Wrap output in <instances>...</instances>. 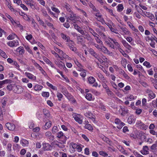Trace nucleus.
Instances as JSON below:
<instances>
[{
	"instance_id": "5",
	"label": "nucleus",
	"mask_w": 157,
	"mask_h": 157,
	"mask_svg": "<svg viewBox=\"0 0 157 157\" xmlns=\"http://www.w3.org/2000/svg\"><path fill=\"white\" fill-rule=\"evenodd\" d=\"M24 1L26 4L29 5L32 9L39 10V8L34 5L33 0H24Z\"/></svg>"
},
{
	"instance_id": "39",
	"label": "nucleus",
	"mask_w": 157,
	"mask_h": 157,
	"mask_svg": "<svg viewBox=\"0 0 157 157\" xmlns=\"http://www.w3.org/2000/svg\"><path fill=\"white\" fill-rule=\"evenodd\" d=\"M61 35L63 39L66 40L67 42H68L70 40H69V37L68 36H67L66 35L64 34L63 33H62Z\"/></svg>"
},
{
	"instance_id": "15",
	"label": "nucleus",
	"mask_w": 157,
	"mask_h": 157,
	"mask_svg": "<svg viewBox=\"0 0 157 157\" xmlns=\"http://www.w3.org/2000/svg\"><path fill=\"white\" fill-rule=\"evenodd\" d=\"M56 64L60 68L62 69L65 66L64 63L58 60H55L54 61Z\"/></svg>"
},
{
	"instance_id": "35",
	"label": "nucleus",
	"mask_w": 157,
	"mask_h": 157,
	"mask_svg": "<svg viewBox=\"0 0 157 157\" xmlns=\"http://www.w3.org/2000/svg\"><path fill=\"white\" fill-rule=\"evenodd\" d=\"M25 48L29 53L33 54V52L30 49L29 46L28 44H25L24 45Z\"/></svg>"
},
{
	"instance_id": "25",
	"label": "nucleus",
	"mask_w": 157,
	"mask_h": 157,
	"mask_svg": "<svg viewBox=\"0 0 157 157\" xmlns=\"http://www.w3.org/2000/svg\"><path fill=\"white\" fill-rule=\"evenodd\" d=\"M75 63L76 65L78 67L77 70L78 71H81L83 70V67L82 65L77 61V60H74Z\"/></svg>"
},
{
	"instance_id": "56",
	"label": "nucleus",
	"mask_w": 157,
	"mask_h": 157,
	"mask_svg": "<svg viewBox=\"0 0 157 157\" xmlns=\"http://www.w3.org/2000/svg\"><path fill=\"white\" fill-rule=\"evenodd\" d=\"M57 96L58 98V100L60 101L63 97V95L60 93L58 92L57 93Z\"/></svg>"
},
{
	"instance_id": "19",
	"label": "nucleus",
	"mask_w": 157,
	"mask_h": 157,
	"mask_svg": "<svg viewBox=\"0 0 157 157\" xmlns=\"http://www.w3.org/2000/svg\"><path fill=\"white\" fill-rule=\"evenodd\" d=\"M6 16L10 20L11 23L13 25H14L16 26L18 25L19 22L17 21H14L13 19L11 17V16L8 14L6 13Z\"/></svg>"
},
{
	"instance_id": "51",
	"label": "nucleus",
	"mask_w": 157,
	"mask_h": 157,
	"mask_svg": "<svg viewBox=\"0 0 157 157\" xmlns=\"http://www.w3.org/2000/svg\"><path fill=\"white\" fill-rule=\"evenodd\" d=\"M109 28L110 29L111 31L112 32H113L114 33H115L116 34H118V31L117 29H115L112 27V26L111 25H107Z\"/></svg>"
},
{
	"instance_id": "17",
	"label": "nucleus",
	"mask_w": 157,
	"mask_h": 157,
	"mask_svg": "<svg viewBox=\"0 0 157 157\" xmlns=\"http://www.w3.org/2000/svg\"><path fill=\"white\" fill-rule=\"evenodd\" d=\"M14 90L15 92L17 94H20L22 93L23 91V88L20 86H14Z\"/></svg>"
},
{
	"instance_id": "4",
	"label": "nucleus",
	"mask_w": 157,
	"mask_h": 157,
	"mask_svg": "<svg viewBox=\"0 0 157 157\" xmlns=\"http://www.w3.org/2000/svg\"><path fill=\"white\" fill-rule=\"evenodd\" d=\"M57 136L58 138L60 139V140L63 144L65 143L67 138L62 132L60 131L58 132L57 134Z\"/></svg>"
},
{
	"instance_id": "60",
	"label": "nucleus",
	"mask_w": 157,
	"mask_h": 157,
	"mask_svg": "<svg viewBox=\"0 0 157 157\" xmlns=\"http://www.w3.org/2000/svg\"><path fill=\"white\" fill-rule=\"evenodd\" d=\"M51 9L52 11L55 12V13L57 14H59L60 13L59 10L57 8L55 7H51Z\"/></svg>"
},
{
	"instance_id": "26",
	"label": "nucleus",
	"mask_w": 157,
	"mask_h": 157,
	"mask_svg": "<svg viewBox=\"0 0 157 157\" xmlns=\"http://www.w3.org/2000/svg\"><path fill=\"white\" fill-rule=\"evenodd\" d=\"M137 98L136 96H134V95L129 94L128 95L125 97V99L127 100L131 101L134 100L136 99Z\"/></svg>"
},
{
	"instance_id": "7",
	"label": "nucleus",
	"mask_w": 157,
	"mask_h": 157,
	"mask_svg": "<svg viewBox=\"0 0 157 157\" xmlns=\"http://www.w3.org/2000/svg\"><path fill=\"white\" fill-rule=\"evenodd\" d=\"M70 146H71L74 149H76L78 152H80L82 151V148L83 147V146L81 144L78 145L72 143H71Z\"/></svg>"
},
{
	"instance_id": "27",
	"label": "nucleus",
	"mask_w": 157,
	"mask_h": 157,
	"mask_svg": "<svg viewBox=\"0 0 157 157\" xmlns=\"http://www.w3.org/2000/svg\"><path fill=\"white\" fill-rule=\"evenodd\" d=\"M85 98L88 100L90 101H94L95 99L94 97L90 93L87 94L86 95Z\"/></svg>"
},
{
	"instance_id": "55",
	"label": "nucleus",
	"mask_w": 157,
	"mask_h": 157,
	"mask_svg": "<svg viewBox=\"0 0 157 157\" xmlns=\"http://www.w3.org/2000/svg\"><path fill=\"white\" fill-rule=\"evenodd\" d=\"M99 154L100 155L103 157H106L108 155V154L104 151H100L99 152Z\"/></svg>"
},
{
	"instance_id": "42",
	"label": "nucleus",
	"mask_w": 157,
	"mask_h": 157,
	"mask_svg": "<svg viewBox=\"0 0 157 157\" xmlns=\"http://www.w3.org/2000/svg\"><path fill=\"white\" fill-rule=\"evenodd\" d=\"M12 64L15 66V68L17 69L18 70L20 71H21V69L20 68V66L18 64L17 62L16 61H14Z\"/></svg>"
},
{
	"instance_id": "16",
	"label": "nucleus",
	"mask_w": 157,
	"mask_h": 157,
	"mask_svg": "<svg viewBox=\"0 0 157 157\" xmlns=\"http://www.w3.org/2000/svg\"><path fill=\"white\" fill-rule=\"evenodd\" d=\"M119 111L120 113L123 116H124L127 114L128 111L127 108L125 107H121Z\"/></svg>"
},
{
	"instance_id": "1",
	"label": "nucleus",
	"mask_w": 157,
	"mask_h": 157,
	"mask_svg": "<svg viewBox=\"0 0 157 157\" xmlns=\"http://www.w3.org/2000/svg\"><path fill=\"white\" fill-rule=\"evenodd\" d=\"M104 40L107 45L113 49L120 48V44L115 39L109 38L107 39L105 38Z\"/></svg>"
},
{
	"instance_id": "18",
	"label": "nucleus",
	"mask_w": 157,
	"mask_h": 157,
	"mask_svg": "<svg viewBox=\"0 0 157 157\" xmlns=\"http://www.w3.org/2000/svg\"><path fill=\"white\" fill-rule=\"evenodd\" d=\"M121 29L123 33H121L122 35H127L128 36H131V33L130 32L128 31V29L125 27H121Z\"/></svg>"
},
{
	"instance_id": "12",
	"label": "nucleus",
	"mask_w": 157,
	"mask_h": 157,
	"mask_svg": "<svg viewBox=\"0 0 157 157\" xmlns=\"http://www.w3.org/2000/svg\"><path fill=\"white\" fill-rule=\"evenodd\" d=\"M143 16L144 17H147L149 18L152 21H154L155 20V18L154 16L151 13L149 12H143Z\"/></svg>"
},
{
	"instance_id": "40",
	"label": "nucleus",
	"mask_w": 157,
	"mask_h": 157,
	"mask_svg": "<svg viewBox=\"0 0 157 157\" xmlns=\"http://www.w3.org/2000/svg\"><path fill=\"white\" fill-rule=\"evenodd\" d=\"M145 39L148 42H152L153 40V37L151 36L150 37L149 36H147L145 37Z\"/></svg>"
},
{
	"instance_id": "32",
	"label": "nucleus",
	"mask_w": 157,
	"mask_h": 157,
	"mask_svg": "<svg viewBox=\"0 0 157 157\" xmlns=\"http://www.w3.org/2000/svg\"><path fill=\"white\" fill-rule=\"evenodd\" d=\"M20 143L24 147H27L28 146L29 143L26 140L22 139L20 141Z\"/></svg>"
},
{
	"instance_id": "22",
	"label": "nucleus",
	"mask_w": 157,
	"mask_h": 157,
	"mask_svg": "<svg viewBox=\"0 0 157 157\" xmlns=\"http://www.w3.org/2000/svg\"><path fill=\"white\" fill-rule=\"evenodd\" d=\"M6 125L7 128L10 130H13L15 128V126L13 123H7Z\"/></svg>"
},
{
	"instance_id": "11",
	"label": "nucleus",
	"mask_w": 157,
	"mask_h": 157,
	"mask_svg": "<svg viewBox=\"0 0 157 157\" xmlns=\"http://www.w3.org/2000/svg\"><path fill=\"white\" fill-rule=\"evenodd\" d=\"M25 38L32 44L36 43V41L31 34H27V36H25Z\"/></svg>"
},
{
	"instance_id": "62",
	"label": "nucleus",
	"mask_w": 157,
	"mask_h": 157,
	"mask_svg": "<svg viewBox=\"0 0 157 157\" xmlns=\"http://www.w3.org/2000/svg\"><path fill=\"white\" fill-rule=\"evenodd\" d=\"M136 67L139 70L142 71H144V70L142 67V66L140 65H137L136 66Z\"/></svg>"
},
{
	"instance_id": "44",
	"label": "nucleus",
	"mask_w": 157,
	"mask_h": 157,
	"mask_svg": "<svg viewBox=\"0 0 157 157\" xmlns=\"http://www.w3.org/2000/svg\"><path fill=\"white\" fill-rule=\"evenodd\" d=\"M0 55L5 59H6L8 57V56L6 55V53L1 49H0Z\"/></svg>"
},
{
	"instance_id": "41",
	"label": "nucleus",
	"mask_w": 157,
	"mask_h": 157,
	"mask_svg": "<svg viewBox=\"0 0 157 157\" xmlns=\"http://www.w3.org/2000/svg\"><path fill=\"white\" fill-rule=\"evenodd\" d=\"M9 82V80L8 79H6L2 81H0V89L3 87V85L5 84L8 83Z\"/></svg>"
},
{
	"instance_id": "29",
	"label": "nucleus",
	"mask_w": 157,
	"mask_h": 157,
	"mask_svg": "<svg viewBox=\"0 0 157 157\" xmlns=\"http://www.w3.org/2000/svg\"><path fill=\"white\" fill-rule=\"evenodd\" d=\"M6 4L11 11L13 12L14 11V9L11 6V2L10 0H7V2H6Z\"/></svg>"
},
{
	"instance_id": "2",
	"label": "nucleus",
	"mask_w": 157,
	"mask_h": 157,
	"mask_svg": "<svg viewBox=\"0 0 157 157\" xmlns=\"http://www.w3.org/2000/svg\"><path fill=\"white\" fill-rule=\"evenodd\" d=\"M68 18L74 22L80 21L81 18L78 16H76L72 12H70L68 13Z\"/></svg>"
},
{
	"instance_id": "20",
	"label": "nucleus",
	"mask_w": 157,
	"mask_h": 157,
	"mask_svg": "<svg viewBox=\"0 0 157 157\" xmlns=\"http://www.w3.org/2000/svg\"><path fill=\"white\" fill-rule=\"evenodd\" d=\"M96 75L98 77V79L103 82H107L105 78L103 75L100 73H97Z\"/></svg>"
},
{
	"instance_id": "52",
	"label": "nucleus",
	"mask_w": 157,
	"mask_h": 157,
	"mask_svg": "<svg viewBox=\"0 0 157 157\" xmlns=\"http://www.w3.org/2000/svg\"><path fill=\"white\" fill-rule=\"evenodd\" d=\"M14 86H15V85H12V84H9L8 85V86H7L6 88L8 90L10 91L13 89L14 90Z\"/></svg>"
},
{
	"instance_id": "38",
	"label": "nucleus",
	"mask_w": 157,
	"mask_h": 157,
	"mask_svg": "<svg viewBox=\"0 0 157 157\" xmlns=\"http://www.w3.org/2000/svg\"><path fill=\"white\" fill-rule=\"evenodd\" d=\"M85 115L87 117H88L90 119H91L94 116V115H93L91 112H88L87 113H86L85 114Z\"/></svg>"
},
{
	"instance_id": "43",
	"label": "nucleus",
	"mask_w": 157,
	"mask_h": 157,
	"mask_svg": "<svg viewBox=\"0 0 157 157\" xmlns=\"http://www.w3.org/2000/svg\"><path fill=\"white\" fill-rule=\"evenodd\" d=\"M16 35L14 33H12L9 35L7 37V39L8 40H12L15 38L16 37Z\"/></svg>"
},
{
	"instance_id": "57",
	"label": "nucleus",
	"mask_w": 157,
	"mask_h": 157,
	"mask_svg": "<svg viewBox=\"0 0 157 157\" xmlns=\"http://www.w3.org/2000/svg\"><path fill=\"white\" fill-rule=\"evenodd\" d=\"M93 44L94 46L99 50H100L101 47L102 45L101 44H98L95 43H93Z\"/></svg>"
},
{
	"instance_id": "48",
	"label": "nucleus",
	"mask_w": 157,
	"mask_h": 157,
	"mask_svg": "<svg viewBox=\"0 0 157 157\" xmlns=\"http://www.w3.org/2000/svg\"><path fill=\"white\" fill-rule=\"evenodd\" d=\"M84 128H85L87 129L90 131H92L93 130L92 126L90 124L85 125Z\"/></svg>"
},
{
	"instance_id": "13",
	"label": "nucleus",
	"mask_w": 157,
	"mask_h": 157,
	"mask_svg": "<svg viewBox=\"0 0 157 157\" xmlns=\"http://www.w3.org/2000/svg\"><path fill=\"white\" fill-rule=\"evenodd\" d=\"M25 75L29 79L32 80L33 81H36V77L31 73L26 72L25 73Z\"/></svg>"
},
{
	"instance_id": "8",
	"label": "nucleus",
	"mask_w": 157,
	"mask_h": 157,
	"mask_svg": "<svg viewBox=\"0 0 157 157\" xmlns=\"http://www.w3.org/2000/svg\"><path fill=\"white\" fill-rule=\"evenodd\" d=\"M19 42L17 40L9 41L7 43V45L10 47H16L19 45Z\"/></svg>"
},
{
	"instance_id": "63",
	"label": "nucleus",
	"mask_w": 157,
	"mask_h": 157,
	"mask_svg": "<svg viewBox=\"0 0 157 157\" xmlns=\"http://www.w3.org/2000/svg\"><path fill=\"white\" fill-rule=\"evenodd\" d=\"M20 6L25 10L28 11V8L23 4H21Z\"/></svg>"
},
{
	"instance_id": "23",
	"label": "nucleus",
	"mask_w": 157,
	"mask_h": 157,
	"mask_svg": "<svg viewBox=\"0 0 157 157\" xmlns=\"http://www.w3.org/2000/svg\"><path fill=\"white\" fill-rule=\"evenodd\" d=\"M141 153L144 155L149 154L148 148L147 146H145L143 147V149L141 151Z\"/></svg>"
},
{
	"instance_id": "37",
	"label": "nucleus",
	"mask_w": 157,
	"mask_h": 157,
	"mask_svg": "<svg viewBox=\"0 0 157 157\" xmlns=\"http://www.w3.org/2000/svg\"><path fill=\"white\" fill-rule=\"evenodd\" d=\"M89 83L90 84H92L94 83L95 81V78L92 76L89 77L88 79Z\"/></svg>"
},
{
	"instance_id": "6",
	"label": "nucleus",
	"mask_w": 157,
	"mask_h": 157,
	"mask_svg": "<svg viewBox=\"0 0 157 157\" xmlns=\"http://www.w3.org/2000/svg\"><path fill=\"white\" fill-rule=\"evenodd\" d=\"M73 117L75 121L79 124H81L82 123V117L80 114L74 113L73 114Z\"/></svg>"
},
{
	"instance_id": "47",
	"label": "nucleus",
	"mask_w": 157,
	"mask_h": 157,
	"mask_svg": "<svg viewBox=\"0 0 157 157\" xmlns=\"http://www.w3.org/2000/svg\"><path fill=\"white\" fill-rule=\"evenodd\" d=\"M79 71L81 72L80 74V75L81 76L82 78H84L86 77V71L84 70L83 68L82 70Z\"/></svg>"
},
{
	"instance_id": "59",
	"label": "nucleus",
	"mask_w": 157,
	"mask_h": 157,
	"mask_svg": "<svg viewBox=\"0 0 157 157\" xmlns=\"http://www.w3.org/2000/svg\"><path fill=\"white\" fill-rule=\"evenodd\" d=\"M59 73L61 75L62 77L67 82H69V81L67 77L63 74V73L62 71L59 72Z\"/></svg>"
},
{
	"instance_id": "45",
	"label": "nucleus",
	"mask_w": 157,
	"mask_h": 157,
	"mask_svg": "<svg viewBox=\"0 0 157 157\" xmlns=\"http://www.w3.org/2000/svg\"><path fill=\"white\" fill-rule=\"evenodd\" d=\"M143 65L148 68H150L151 67V65L150 63L147 61L144 62L143 63Z\"/></svg>"
},
{
	"instance_id": "36",
	"label": "nucleus",
	"mask_w": 157,
	"mask_h": 157,
	"mask_svg": "<svg viewBox=\"0 0 157 157\" xmlns=\"http://www.w3.org/2000/svg\"><path fill=\"white\" fill-rule=\"evenodd\" d=\"M117 10L119 12H121L123 11L124 7L123 6L122 4H119L117 6Z\"/></svg>"
},
{
	"instance_id": "64",
	"label": "nucleus",
	"mask_w": 157,
	"mask_h": 157,
	"mask_svg": "<svg viewBox=\"0 0 157 157\" xmlns=\"http://www.w3.org/2000/svg\"><path fill=\"white\" fill-rule=\"evenodd\" d=\"M133 153L137 157H144L136 151H134Z\"/></svg>"
},
{
	"instance_id": "34",
	"label": "nucleus",
	"mask_w": 157,
	"mask_h": 157,
	"mask_svg": "<svg viewBox=\"0 0 157 157\" xmlns=\"http://www.w3.org/2000/svg\"><path fill=\"white\" fill-rule=\"evenodd\" d=\"M52 125V122L50 121L47 122L44 127V129H47L50 128Z\"/></svg>"
},
{
	"instance_id": "53",
	"label": "nucleus",
	"mask_w": 157,
	"mask_h": 157,
	"mask_svg": "<svg viewBox=\"0 0 157 157\" xmlns=\"http://www.w3.org/2000/svg\"><path fill=\"white\" fill-rule=\"evenodd\" d=\"M139 13H140V12H139L138 11V12H134L133 14L134 17H136L138 19H140L141 17Z\"/></svg>"
},
{
	"instance_id": "31",
	"label": "nucleus",
	"mask_w": 157,
	"mask_h": 157,
	"mask_svg": "<svg viewBox=\"0 0 157 157\" xmlns=\"http://www.w3.org/2000/svg\"><path fill=\"white\" fill-rule=\"evenodd\" d=\"M43 86L41 85L36 84L33 87L34 90L37 91H40L43 88Z\"/></svg>"
},
{
	"instance_id": "46",
	"label": "nucleus",
	"mask_w": 157,
	"mask_h": 157,
	"mask_svg": "<svg viewBox=\"0 0 157 157\" xmlns=\"http://www.w3.org/2000/svg\"><path fill=\"white\" fill-rule=\"evenodd\" d=\"M148 95L149 97L151 99H153L155 97V93L151 91H149Z\"/></svg>"
},
{
	"instance_id": "9",
	"label": "nucleus",
	"mask_w": 157,
	"mask_h": 157,
	"mask_svg": "<svg viewBox=\"0 0 157 157\" xmlns=\"http://www.w3.org/2000/svg\"><path fill=\"white\" fill-rule=\"evenodd\" d=\"M54 49L55 51L56 52H58L59 53V55L62 56L61 57V58L62 60H63V59H66V58L68 55L64 53L62 50L57 48H55Z\"/></svg>"
},
{
	"instance_id": "61",
	"label": "nucleus",
	"mask_w": 157,
	"mask_h": 157,
	"mask_svg": "<svg viewBox=\"0 0 157 157\" xmlns=\"http://www.w3.org/2000/svg\"><path fill=\"white\" fill-rule=\"evenodd\" d=\"M58 129L57 127L56 126H54L52 129V133L54 134L56 133L58 131Z\"/></svg>"
},
{
	"instance_id": "58",
	"label": "nucleus",
	"mask_w": 157,
	"mask_h": 157,
	"mask_svg": "<svg viewBox=\"0 0 157 157\" xmlns=\"http://www.w3.org/2000/svg\"><path fill=\"white\" fill-rule=\"evenodd\" d=\"M95 39L96 40L97 42L99 44H103L102 42L100 40L98 36H96V37L95 38Z\"/></svg>"
},
{
	"instance_id": "28",
	"label": "nucleus",
	"mask_w": 157,
	"mask_h": 157,
	"mask_svg": "<svg viewBox=\"0 0 157 157\" xmlns=\"http://www.w3.org/2000/svg\"><path fill=\"white\" fill-rule=\"evenodd\" d=\"M121 43L123 45L129 50H131V46L124 40H122Z\"/></svg>"
},
{
	"instance_id": "30",
	"label": "nucleus",
	"mask_w": 157,
	"mask_h": 157,
	"mask_svg": "<svg viewBox=\"0 0 157 157\" xmlns=\"http://www.w3.org/2000/svg\"><path fill=\"white\" fill-rule=\"evenodd\" d=\"M43 146L44 149L46 150H49L52 148L51 146L48 143L44 144Z\"/></svg>"
},
{
	"instance_id": "21",
	"label": "nucleus",
	"mask_w": 157,
	"mask_h": 157,
	"mask_svg": "<svg viewBox=\"0 0 157 157\" xmlns=\"http://www.w3.org/2000/svg\"><path fill=\"white\" fill-rule=\"evenodd\" d=\"M16 51L19 55H22L23 54L25 53V50L22 47H19L17 48Z\"/></svg>"
},
{
	"instance_id": "54",
	"label": "nucleus",
	"mask_w": 157,
	"mask_h": 157,
	"mask_svg": "<svg viewBox=\"0 0 157 157\" xmlns=\"http://www.w3.org/2000/svg\"><path fill=\"white\" fill-rule=\"evenodd\" d=\"M41 95L44 97L48 98L49 96V93L48 92H42Z\"/></svg>"
},
{
	"instance_id": "33",
	"label": "nucleus",
	"mask_w": 157,
	"mask_h": 157,
	"mask_svg": "<svg viewBox=\"0 0 157 157\" xmlns=\"http://www.w3.org/2000/svg\"><path fill=\"white\" fill-rule=\"evenodd\" d=\"M136 119L134 118L133 116H131L128 117V124H131L134 123Z\"/></svg>"
},
{
	"instance_id": "49",
	"label": "nucleus",
	"mask_w": 157,
	"mask_h": 157,
	"mask_svg": "<svg viewBox=\"0 0 157 157\" xmlns=\"http://www.w3.org/2000/svg\"><path fill=\"white\" fill-rule=\"evenodd\" d=\"M119 50L120 51V52L122 53V55L125 57L126 58H129V56L127 54L124 52L122 50V49L121 48H119Z\"/></svg>"
},
{
	"instance_id": "3",
	"label": "nucleus",
	"mask_w": 157,
	"mask_h": 157,
	"mask_svg": "<svg viewBox=\"0 0 157 157\" xmlns=\"http://www.w3.org/2000/svg\"><path fill=\"white\" fill-rule=\"evenodd\" d=\"M136 125L137 127L141 129L146 130L148 128L147 125H145L140 121H137Z\"/></svg>"
},
{
	"instance_id": "50",
	"label": "nucleus",
	"mask_w": 157,
	"mask_h": 157,
	"mask_svg": "<svg viewBox=\"0 0 157 157\" xmlns=\"http://www.w3.org/2000/svg\"><path fill=\"white\" fill-rule=\"evenodd\" d=\"M28 125L29 128H33L34 126V124L33 122L32 121H30L29 122Z\"/></svg>"
},
{
	"instance_id": "24",
	"label": "nucleus",
	"mask_w": 157,
	"mask_h": 157,
	"mask_svg": "<svg viewBox=\"0 0 157 157\" xmlns=\"http://www.w3.org/2000/svg\"><path fill=\"white\" fill-rule=\"evenodd\" d=\"M68 42L69 43L68 44L69 46L70 49L74 52H76L77 50V49L74 47L73 42L72 41L70 40Z\"/></svg>"
},
{
	"instance_id": "14",
	"label": "nucleus",
	"mask_w": 157,
	"mask_h": 157,
	"mask_svg": "<svg viewBox=\"0 0 157 157\" xmlns=\"http://www.w3.org/2000/svg\"><path fill=\"white\" fill-rule=\"evenodd\" d=\"M43 59L47 64L50 66L52 68L56 69L54 64L49 60L45 56H43Z\"/></svg>"
},
{
	"instance_id": "10",
	"label": "nucleus",
	"mask_w": 157,
	"mask_h": 157,
	"mask_svg": "<svg viewBox=\"0 0 157 157\" xmlns=\"http://www.w3.org/2000/svg\"><path fill=\"white\" fill-rule=\"evenodd\" d=\"M100 50L101 51L104 53L106 54L109 56H112L113 55V53L109 51L103 45V44L101 47Z\"/></svg>"
}]
</instances>
